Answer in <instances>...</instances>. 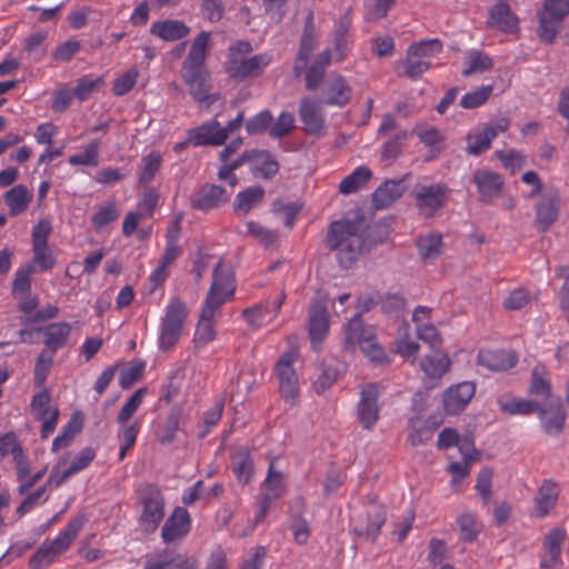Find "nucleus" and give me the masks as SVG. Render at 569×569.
<instances>
[{"label":"nucleus","instance_id":"423d86ee","mask_svg":"<svg viewBox=\"0 0 569 569\" xmlns=\"http://www.w3.org/2000/svg\"><path fill=\"white\" fill-rule=\"evenodd\" d=\"M136 496L141 506L139 527L142 532L151 535L156 532L164 518V495L158 485L147 482L137 488Z\"/></svg>","mask_w":569,"mask_h":569},{"label":"nucleus","instance_id":"0e129e2a","mask_svg":"<svg viewBox=\"0 0 569 569\" xmlns=\"http://www.w3.org/2000/svg\"><path fill=\"white\" fill-rule=\"evenodd\" d=\"M273 120L272 113L264 109L253 117H251L246 123V130L249 134H259L266 131L268 128L270 129L271 122Z\"/></svg>","mask_w":569,"mask_h":569},{"label":"nucleus","instance_id":"680f3d73","mask_svg":"<svg viewBox=\"0 0 569 569\" xmlns=\"http://www.w3.org/2000/svg\"><path fill=\"white\" fill-rule=\"evenodd\" d=\"M539 11L562 22L569 14V0H543Z\"/></svg>","mask_w":569,"mask_h":569},{"label":"nucleus","instance_id":"2f4dec72","mask_svg":"<svg viewBox=\"0 0 569 569\" xmlns=\"http://www.w3.org/2000/svg\"><path fill=\"white\" fill-rule=\"evenodd\" d=\"M251 157L250 168L256 177L270 179L279 171V164L270 152L266 150H253Z\"/></svg>","mask_w":569,"mask_h":569},{"label":"nucleus","instance_id":"a19ab883","mask_svg":"<svg viewBox=\"0 0 569 569\" xmlns=\"http://www.w3.org/2000/svg\"><path fill=\"white\" fill-rule=\"evenodd\" d=\"M498 403L501 411L511 416L530 415L538 408V401L522 398L499 399Z\"/></svg>","mask_w":569,"mask_h":569},{"label":"nucleus","instance_id":"603ef678","mask_svg":"<svg viewBox=\"0 0 569 569\" xmlns=\"http://www.w3.org/2000/svg\"><path fill=\"white\" fill-rule=\"evenodd\" d=\"M253 460L251 459L250 452L248 450L241 451L233 467L237 480L243 485L249 483L253 477Z\"/></svg>","mask_w":569,"mask_h":569},{"label":"nucleus","instance_id":"e433bc0d","mask_svg":"<svg viewBox=\"0 0 569 569\" xmlns=\"http://www.w3.org/2000/svg\"><path fill=\"white\" fill-rule=\"evenodd\" d=\"M34 272L33 264H24L16 270L11 289L14 298L31 293L32 274Z\"/></svg>","mask_w":569,"mask_h":569},{"label":"nucleus","instance_id":"6e6552de","mask_svg":"<svg viewBox=\"0 0 569 569\" xmlns=\"http://www.w3.org/2000/svg\"><path fill=\"white\" fill-rule=\"evenodd\" d=\"M412 196L419 213L423 218H432L447 206L450 190L443 183H419L415 186Z\"/></svg>","mask_w":569,"mask_h":569},{"label":"nucleus","instance_id":"f03ea898","mask_svg":"<svg viewBox=\"0 0 569 569\" xmlns=\"http://www.w3.org/2000/svg\"><path fill=\"white\" fill-rule=\"evenodd\" d=\"M211 32L201 31L192 40L189 52L181 66V77L189 87L190 93L198 102L207 101L210 96L204 86L208 77L206 59L209 52Z\"/></svg>","mask_w":569,"mask_h":569},{"label":"nucleus","instance_id":"473e14b6","mask_svg":"<svg viewBox=\"0 0 569 569\" xmlns=\"http://www.w3.org/2000/svg\"><path fill=\"white\" fill-rule=\"evenodd\" d=\"M558 496V486L550 480H545L539 489V495L535 500L536 515L539 518L546 517L556 506Z\"/></svg>","mask_w":569,"mask_h":569},{"label":"nucleus","instance_id":"9d476101","mask_svg":"<svg viewBox=\"0 0 569 569\" xmlns=\"http://www.w3.org/2000/svg\"><path fill=\"white\" fill-rule=\"evenodd\" d=\"M536 413L546 435L556 437L562 432L567 416L561 398L556 397L543 403L538 402Z\"/></svg>","mask_w":569,"mask_h":569},{"label":"nucleus","instance_id":"aec40b11","mask_svg":"<svg viewBox=\"0 0 569 569\" xmlns=\"http://www.w3.org/2000/svg\"><path fill=\"white\" fill-rule=\"evenodd\" d=\"M487 24L501 32L512 34L519 30V18L506 1L500 0L489 9Z\"/></svg>","mask_w":569,"mask_h":569},{"label":"nucleus","instance_id":"79ce46f5","mask_svg":"<svg viewBox=\"0 0 569 569\" xmlns=\"http://www.w3.org/2000/svg\"><path fill=\"white\" fill-rule=\"evenodd\" d=\"M442 237L431 233L417 239V248L422 260H433L441 253Z\"/></svg>","mask_w":569,"mask_h":569},{"label":"nucleus","instance_id":"09e8293b","mask_svg":"<svg viewBox=\"0 0 569 569\" xmlns=\"http://www.w3.org/2000/svg\"><path fill=\"white\" fill-rule=\"evenodd\" d=\"M141 161L142 166L139 171V182L148 184L159 171L162 163V157L159 152H150L144 156Z\"/></svg>","mask_w":569,"mask_h":569},{"label":"nucleus","instance_id":"0eeeda50","mask_svg":"<svg viewBox=\"0 0 569 569\" xmlns=\"http://www.w3.org/2000/svg\"><path fill=\"white\" fill-rule=\"evenodd\" d=\"M299 350L291 348L283 352L274 365L273 372L278 379V388L281 397L295 405L299 395L298 375L295 363L298 361Z\"/></svg>","mask_w":569,"mask_h":569},{"label":"nucleus","instance_id":"4468645a","mask_svg":"<svg viewBox=\"0 0 569 569\" xmlns=\"http://www.w3.org/2000/svg\"><path fill=\"white\" fill-rule=\"evenodd\" d=\"M329 330L327 306L320 300H312L309 308L308 331L315 350H318Z\"/></svg>","mask_w":569,"mask_h":569},{"label":"nucleus","instance_id":"ea45409f","mask_svg":"<svg viewBox=\"0 0 569 569\" xmlns=\"http://www.w3.org/2000/svg\"><path fill=\"white\" fill-rule=\"evenodd\" d=\"M385 234L382 227L378 224L367 226L361 233H358V254L367 253L378 243H382Z\"/></svg>","mask_w":569,"mask_h":569},{"label":"nucleus","instance_id":"1a4fd4ad","mask_svg":"<svg viewBox=\"0 0 569 569\" xmlns=\"http://www.w3.org/2000/svg\"><path fill=\"white\" fill-rule=\"evenodd\" d=\"M271 56L268 53H258L250 58H231L226 60L224 70L231 79L242 81L248 78L260 77L266 68L271 63Z\"/></svg>","mask_w":569,"mask_h":569},{"label":"nucleus","instance_id":"a878e982","mask_svg":"<svg viewBox=\"0 0 569 569\" xmlns=\"http://www.w3.org/2000/svg\"><path fill=\"white\" fill-rule=\"evenodd\" d=\"M317 46V38L313 30L312 16L309 14L303 28V34L300 41V48L293 64V71L299 77L307 68L311 53Z\"/></svg>","mask_w":569,"mask_h":569},{"label":"nucleus","instance_id":"58836bf2","mask_svg":"<svg viewBox=\"0 0 569 569\" xmlns=\"http://www.w3.org/2000/svg\"><path fill=\"white\" fill-rule=\"evenodd\" d=\"M537 18L539 23L537 34L539 39L547 44L553 43L560 31L562 22L550 18L540 11L537 12Z\"/></svg>","mask_w":569,"mask_h":569},{"label":"nucleus","instance_id":"e2e57ef3","mask_svg":"<svg viewBox=\"0 0 569 569\" xmlns=\"http://www.w3.org/2000/svg\"><path fill=\"white\" fill-rule=\"evenodd\" d=\"M139 71L132 68L113 81L112 92L117 97L127 94L137 83Z\"/></svg>","mask_w":569,"mask_h":569},{"label":"nucleus","instance_id":"8fccbe9b","mask_svg":"<svg viewBox=\"0 0 569 569\" xmlns=\"http://www.w3.org/2000/svg\"><path fill=\"white\" fill-rule=\"evenodd\" d=\"M32 253V261L27 264H33L36 272L51 270L57 263V259L48 246L34 247Z\"/></svg>","mask_w":569,"mask_h":569},{"label":"nucleus","instance_id":"a211bd4d","mask_svg":"<svg viewBox=\"0 0 569 569\" xmlns=\"http://www.w3.org/2000/svg\"><path fill=\"white\" fill-rule=\"evenodd\" d=\"M43 336L42 343L46 351L53 355L68 345L72 332V326L67 321L51 322L36 329Z\"/></svg>","mask_w":569,"mask_h":569},{"label":"nucleus","instance_id":"c9c22d12","mask_svg":"<svg viewBox=\"0 0 569 569\" xmlns=\"http://www.w3.org/2000/svg\"><path fill=\"white\" fill-rule=\"evenodd\" d=\"M529 392L533 396H542L545 401L553 398L551 395V382L543 366H536L532 369Z\"/></svg>","mask_w":569,"mask_h":569},{"label":"nucleus","instance_id":"338daca9","mask_svg":"<svg viewBox=\"0 0 569 569\" xmlns=\"http://www.w3.org/2000/svg\"><path fill=\"white\" fill-rule=\"evenodd\" d=\"M295 117L292 113L282 111L277 120L270 126L269 136L271 138H281L288 134L293 128Z\"/></svg>","mask_w":569,"mask_h":569},{"label":"nucleus","instance_id":"774afa93","mask_svg":"<svg viewBox=\"0 0 569 569\" xmlns=\"http://www.w3.org/2000/svg\"><path fill=\"white\" fill-rule=\"evenodd\" d=\"M556 277L562 278L563 283L559 291L560 306L569 322V266H558L555 269Z\"/></svg>","mask_w":569,"mask_h":569},{"label":"nucleus","instance_id":"13d9d810","mask_svg":"<svg viewBox=\"0 0 569 569\" xmlns=\"http://www.w3.org/2000/svg\"><path fill=\"white\" fill-rule=\"evenodd\" d=\"M468 67L462 71L463 77H469L472 73H479L492 68V60L489 56L481 52H471L467 59Z\"/></svg>","mask_w":569,"mask_h":569},{"label":"nucleus","instance_id":"20e7f679","mask_svg":"<svg viewBox=\"0 0 569 569\" xmlns=\"http://www.w3.org/2000/svg\"><path fill=\"white\" fill-rule=\"evenodd\" d=\"M326 247L336 252L342 269H350L356 263V220L340 219L330 223L325 240Z\"/></svg>","mask_w":569,"mask_h":569},{"label":"nucleus","instance_id":"f8f14e48","mask_svg":"<svg viewBox=\"0 0 569 569\" xmlns=\"http://www.w3.org/2000/svg\"><path fill=\"white\" fill-rule=\"evenodd\" d=\"M358 348L375 365L389 363V358L379 343L375 328L372 326H365L358 315Z\"/></svg>","mask_w":569,"mask_h":569},{"label":"nucleus","instance_id":"de8ad7c7","mask_svg":"<svg viewBox=\"0 0 569 569\" xmlns=\"http://www.w3.org/2000/svg\"><path fill=\"white\" fill-rule=\"evenodd\" d=\"M120 216V211L114 202H107L99 207L98 211L93 214L91 223L93 228L99 231L106 226L114 222Z\"/></svg>","mask_w":569,"mask_h":569},{"label":"nucleus","instance_id":"4c0bfd02","mask_svg":"<svg viewBox=\"0 0 569 569\" xmlns=\"http://www.w3.org/2000/svg\"><path fill=\"white\" fill-rule=\"evenodd\" d=\"M493 139L495 132L492 130H485L483 128L477 132L469 133L467 136V153L478 156L487 151L491 147Z\"/></svg>","mask_w":569,"mask_h":569},{"label":"nucleus","instance_id":"5fc2aeb1","mask_svg":"<svg viewBox=\"0 0 569 569\" xmlns=\"http://www.w3.org/2000/svg\"><path fill=\"white\" fill-rule=\"evenodd\" d=\"M97 452L91 447L83 448L71 461L69 467L63 471L64 478H70L71 476L84 470L90 463L94 460Z\"/></svg>","mask_w":569,"mask_h":569},{"label":"nucleus","instance_id":"c756f323","mask_svg":"<svg viewBox=\"0 0 569 569\" xmlns=\"http://www.w3.org/2000/svg\"><path fill=\"white\" fill-rule=\"evenodd\" d=\"M32 197V191L29 190L24 184H17L9 189L3 194V200L9 209L10 216L17 217L23 213L28 209Z\"/></svg>","mask_w":569,"mask_h":569},{"label":"nucleus","instance_id":"6ab92c4d","mask_svg":"<svg viewBox=\"0 0 569 569\" xmlns=\"http://www.w3.org/2000/svg\"><path fill=\"white\" fill-rule=\"evenodd\" d=\"M143 569H198V561L193 557L162 550L149 557Z\"/></svg>","mask_w":569,"mask_h":569},{"label":"nucleus","instance_id":"39448f33","mask_svg":"<svg viewBox=\"0 0 569 569\" xmlns=\"http://www.w3.org/2000/svg\"><path fill=\"white\" fill-rule=\"evenodd\" d=\"M188 317L187 305L178 297L169 300L160 318L157 345L162 352L172 351L183 335Z\"/></svg>","mask_w":569,"mask_h":569},{"label":"nucleus","instance_id":"dca6fc26","mask_svg":"<svg viewBox=\"0 0 569 569\" xmlns=\"http://www.w3.org/2000/svg\"><path fill=\"white\" fill-rule=\"evenodd\" d=\"M191 530V517L183 507H176L166 519L161 538L164 543H171L183 539Z\"/></svg>","mask_w":569,"mask_h":569},{"label":"nucleus","instance_id":"7ed1b4c3","mask_svg":"<svg viewBox=\"0 0 569 569\" xmlns=\"http://www.w3.org/2000/svg\"><path fill=\"white\" fill-rule=\"evenodd\" d=\"M86 518H72L53 539L44 540L29 560L30 569H42L54 563L61 555L67 552L83 528Z\"/></svg>","mask_w":569,"mask_h":569},{"label":"nucleus","instance_id":"5701e85b","mask_svg":"<svg viewBox=\"0 0 569 569\" xmlns=\"http://www.w3.org/2000/svg\"><path fill=\"white\" fill-rule=\"evenodd\" d=\"M472 181L477 187L480 200L485 202L499 197L503 186L501 176L487 169L476 170Z\"/></svg>","mask_w":569,"mask_h":569},{"label":"nucleus","instance_id":"f704fd0d","mask_svg":"<svg viewBox=\"0 0 569 569\" xmlns=\"http://www.w3.org/2000/svg\"><path fill=\"white\" fill-rule=\"evenodd\" d=\"M264 189L260 186L249 187L240 191L234 199L233 208L238 214L246 216L256 204L262 201Z\"/></svg>","mask_w":569,"mask_h":569},{"label":"nucleus","instance_id":"72a5a7b5","mask_svg":"<svg viewBox=\"0 0 569 569\" xmlns=\"http://www.w3.org/2000/svg\"><path fill=\"white\" fill-rule=\"evenodd\" d=\"M451 361L448 355L433 350L432 355L422 358L420 367L430 378H441L450 368Z\"/></svg>","mask_w":569,"mask_h":569},{"label":"nucleus","instance_id":"393cba45","mask_svg":"<svg viewBox=\"0 0 569 569\" xmlns=\"http://www.w3.org/2000/svg\"><path fill=\"white\" fill-rule=\"evenodd\" d=\"M190 28L181 20L166 19L151 23L150 33L163 41L173 42L183 39Z\"/></svg>","mask_w":569,"mask_h":569},{"label":"nucleus","instance_id":"4d7b16f0","mask_svg":"<svg viewBox=\"0 0 569 569\" xmlns=\"http://www.w3.org/2000/svg\"><path fill=\"white\" fill-rule=\"evenodd\" d=\"M457 522L461 531V538L467 542L473 541L482 529L475 515L470 512L462 513Z\"/></svg>","mask_w":569,"mask_h":569},{"label":"nucleus","instance_id":"f3484780","mask_svg":"<svg viewBox=\"0 0 569 569\" xmlns=\"http://www.w3.org/2000/svg\"><path fill=\"white\" fill-rule=\"evenodd\" d=\"M376 495L368 496L370 506L366 511V525L362 529L358 530V538H362L369 542L377 540L381 528L387 520V510L385 506L376 505Z\"/></svg>","mask_w":569,"mask_h":569},{"label":"nucleus","instance_id":"4be33fe9","mask_svg":"<svg viewBox=\"0 0 569 569\" xmlns=\"http://www.w3.org/2000/svg\"><path fill=\"white\" fill-rule=\"evenodd\" d=\"M226 140V132L221 130L218 120H212L190 129V141L193 147L221 146Z\"/></svg>","mask_w":569,"mask_h":569},{"label":"nucleus","instance_id":"bf43d9fd","mask_svg":"<svg viewBox=\"0 0 569 569\" xmlns=\"http://www.w3.org/2000/svg\"><path fill=\"white\" fill-rule=\"evenodd\" d=\"M146 363L143 361L132 362L128 368L121 370L119 377V386L122 389H129L139 381L144 371Z\"/></svg>","mask_w":569,"mask_h":569},{"label":"nucleus","instance_id":"bb28decb","mask_svg":"<svg viewBox=\"0 0 569 569\" xmlns=\"http://www.w3.org/2000/svg\"><path fill=\"white\" fill-rule=\"evenodd\" d=\"M430 67V61L422 59L415 49L408 48L406 58L396 63L395 71L399 77L418 80Z\"/></svg>","mask_w":569,"mask_h":569},{"label":"nucleus","instance_id":"6e6d98bb","mask_svg":"<svg viewBox=\"0 0 569 569\" xmlns=\"http://www.w3.org/2000/svg\"><path fill=\"white\" fill-rule=\"evenodd\" d=\"M338 377L339 369L336 366L330 363H322L321 372L313 381L315 391L318 395L323 393L337 381Z\"/></svg>","mask_w":569,"mask_h":569},{"label":"nucleus","instance_id":"cd10ccee","mask_svg":"<svg viewBox=\"0 0 569 569\" xmlns=\"http://www.w3.org/2000/svg\"><path fill=\"white\" fill-rule=\"evenodd\" d=\"M559 196L557 192L543 194L536 207V223L541 231H546L557 219L559 210Z\"/></svg>","mask_w":569,"mask_h":569},{"label":"nucleus","instance_id":"9b49d317","mask_svg":"<svg viewBox=\"0 0 569 569\" xmlns=\"http://www.w3.org/2000/svg\"><path fill=\"white\" fill-rule=\"evenodd\" d=\"M382 385L378 382L367 383L361 389V399L358 403V418L365 429H371L379 418L378 399Z\"/></svg>","mask_w":569,"mask_h":569},{"label":"nucleus","instance_id":"ddd939ff","mask_svg":"<svg viewBox=\"0 0 569 569\" xmlns=\"http://www.w3.org/2000/svg\"><path fill=\"white\" fill-rule=\"evenodd\" d=\"M410 174L397 180H386L371 194V204L375 210H385L392 206L408 189Z\"/></svg>","mask_w":569,"mask_h":569},{"label":"nucleus","instance_id":"7c9ffc66","mask_svg":"<svg viewBox=\"0 0 569 569\" xmlns=\"http://www.w3.org/2000/svg\"><path fill=\"white\" fill-rule=\"evenodd\" d=\"M351 97V89L340 76L329 78L323 91L322 102L326 104H346Z\"/></svg>","mask_w":569,"mask_h":569},{"label":"nucleus","instance_id":"b1692460","mask_svg":"<svg viewBox=\"0 0 569 569\" xmlns=\"http://www.w3.org/2000/svg\"><path fill=\"white\" fill-rule=\"evenodd\" d=\"M518 362V356L513 350H481L478 353V363L492 371H506Z\"/></svg>","mask_w":569,"mask_h":569},{"label":"nucleus","instance_id":"f257e3e1","mask_svg":"<svg viewBox=\"0 0 569 569\" xmlns=\"http://www.w3.org/2000/svg\"><path fill=\"white\" fill-rule=\"evenodd\" d=\"M234 291V274L220 260L213 269L212 282L201 306L200 318L192 339L194 348H203L214 340L217 313L227 301L233 298Z\"/></svg>","mask_w":569,"mask_h":569},{"label":"nucleus","instance_id":"69168bd1","mask_svg":"<svg viewBox=\"0 0 569 569\" xmlns=\"http://www.w3.org/2000/svg\"><path fill=\"white\" fill-rule=\"evenodd\" d=\"M410 49H415L416 53L422 59L430 61L432 57H436L442 51V42L439 39H428L415 42L409 46Z\"/></svg>","mask_w":569,"mask_h":569},{"label":"nucleus","instance_id":"c03bdc74","mask_svg":"<svg viewBox=\"0 0 569 569\" xmlns=\"http://www.w3.org/2000/svg\"><path fill=\"white\" fill-rule=\"evenodd\" d=\"M146 388H139L136 390L131 397L126 401L120 411L117 415L116 421L120 426H124L132 418V416L137 412L143 401V397L146 393Z\"/></svg>","mask_w":569,"mask_h":569},{"label":"nucleus","instance_id":"3c124183","mask_svg":"<svg viewBox=\"0 0 569 569\" xmlns=\"http://www.w3.org/2000/svg\"><path fill=\"white\" fill-rule=\"evenodd\" d=\"M54 356L56 355L48 352L46 350H42L38 355L36 363H34V368H33V380L38 387H41L44 385V382L49 376V372L51 370V367H52V363L54 360Z\"/></svg>","mask_w":569,"mask_h":569},{"label":"nucleus","instance_id":"2eb2a0df","mask_svg":"<svg viewBox=\"0 0 569 569\" xmlns=\"http://www.w3.org/2000/svg\"><path fill=\"white\" fill-rule=\"evenodd\" d=\"M476 392V385L463 381L451 386L442 395L443 410L447 415H458L466 409Z\"/></svg>","mask_w":569,"mask_h":569},{"label":"nucleus","instance_id":"49530a36","mask_svg":"<svg viewBox=\"0 0 569 569\" xmlns=\"http://www.w3.org/2000/svg\"><path fill=\"white\" fill-rule=\"evenodd\" d=\"M99 141L92 140L88 143L81 153L72 154L69 157L68 162L71 166H89L97 167L98 166V156H99Z\"/></svg>","mask_w":569,"mask_h":569},{"label":"nucleus","instance_id":"864d4df0","mask_svg":"<svg viewBox=\"0 0 569 569\" xmlns=\"http://www.w3.org/2000/svg\"><path fill=\"white\" fill-rule=\"evenodd\" d=\"M274 461L272 460L269 465L268 475L264 479V485L268 490V496L272 499H277L283 496L286 491L283 476L280 471L274 469Z\"/></svg>","mask_w":569,"mask_h":569},{"label":"nucleus","instance_id":"c85d7f7f","mask_svg":"<svg viewBox=\"0 0 569 569\" xmlns=\"http://www.w3.org/2000/svg\"><path fill=\"white\" fill-rule=\"evenodd\" d=\"M299 117L306 132L317 134L322 130L323 116L321 113V107L317 102L310 99H303L300 102Z\"/></svg>","mask_w":569,"mask_h":569},{"label":"nucleus","instance_id":"a18cd8bd","mask_svg":"<svg viewBox=\"0 0 569 569\" xmlns=\"http://www.w3.org/2000/svg\"><path fill=\"white\" fill-rule=\"evenodd\" d=\"M493 88L491 84L481 86L463 94L460 99V106L463 109H476L485 104L491 97Z\"/></svg>","mask_w":569,"mask_h":569},{"label":"nucleus","instance_id":"37998d69","mask_svg":"<svg viewBox=\"0 0 569 569\" xmlns=\"http://www.w3.org/2000/svg\"><path fill=\"white\" fill-rule=\"evenodd\" d=\"M104 84L102 76L96 77L93 74H86L81 77L73 89L74 97L79 101H86L90 94Z\"/></svg>","mask_w":569,"mask_h":569},{"label":"nucleus","instance_id":"412c9836","mask_svg":"<svg viewBox=\"0 0 569 569\" xmlns=\"http://www.w3.org/2000/svg\"><path fill=\"white\" fill-rule=\"evenodd\" d=\"M229 199L230 193L223 187L207 183L194 194L191 206L194 209L208 211L227 203Z\"/></svg>","mask_w":569,"mask_h":569},{"label":"nucleus","instance_id":"052dcab7","mask_svg":"<svg viewBox=\"0 0 569 569\" xmlns=\"http://www.w3.org/2000/svg\"><path fill=\"white\" fill-rule=\"evenodd\" d=\"M48 487L44 483L36 491L29 493L17 508V516L19 518L23 517L26 513L31 511L37 505H42L48 500V496L44 497Z\"/></svg>","mask_w":569,"mask_h":569}]
</instances>
